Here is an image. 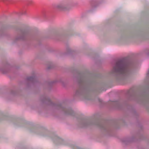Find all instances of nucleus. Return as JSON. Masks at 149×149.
Returning <instances> with one entry per match:
<instances>
[{"label":"nucleus","instance_id":"obj_1","mask_svg":"<svg viewBox=\"0 0 149 149\" xmlns=\"http://www.w3.org/2000/svg\"><path fill=\"white\" fill-rule=\"evenodd\" d=\"M130 72V68L123 60L117 61L113 66L112 70L113 74L121 76L128 74Z\"/></svg>","mask_w":149,"mask_h":149},{"label":"nucleus","instance_id":"obj_2","mask_svg":"<svg viewBox=\"0 0 149 149\" xmlns=\"http://www.w3.org/2000/svg\"><path fill=\"white\" fill-rule=\"evenodd\" d=\"M55 7L59 10L63 11L68 10L71 8L70 6L66 5L63 2L56 5Z\"/></svg>","mask_w":149,"mask_h":149},{"label":"nucleus","instance_id":"obj_3","mask_svg":"<svg viewBox=\"0 0 149 149\" xmlns=\"http://www.w3.org/2000/svg\"><path fill=\"white\" fill-rule=\"evenodd\" d=\"M26 80L27 81L33 83L36 81V78L34 76H33L27 77Z\"/></svg>","mask_w":149,"mask_h":149},{"label":"nucleus","instance_id":"obj_4","mask_svg":"<svg viewBox=\"0 0 149 149\" xmlns=\"http://www.w3.org/2000/svg\"><path fill=\"white\" fill-rule=\"evenodd\" d=\"M24 37V35L22 34V36L20 37L17 36L15 38V40H19L23 39Z\"/></svg>","mask_w":149,"mask_h":149},{"label":"nucleus","instance_id":"obj_5","mask_svg":"<svg viewBox=\"0 0 149 149\" xmlns=\"http://www.w3.org/2000/svg\"><path fill=\"white\" fill-rule=\"evenodd\" d=\"M81 93V90H79L78 91H77L75 93V95H78L79 94H80Z\"/></svg>","mask_w":149,"mask_h":149},{"label":"nucleus","instance_id":"obj_6","mask_svg":"<svg viewBox=\"0 0 149 149\" xmlns=\"http://www.w3.org/2000/svg\"><path fill=\"white\" fill-rule=\"evenodd\" d=\"M0 70L1 71V72H2L3 73L5 74L7 72V71H4V70L2 69H1Z\"/></svg>","mask_w":149,"mask_h":149},{"label":"nucleus","instance_id":"obj_7","mask_svg":"<svg viewBox=\"0 0 149 149\" xmlns=\"http://www.w3.org/2000/svg\"><path fill=\"white\" fill-rule=\"evenodd\" d=\"M147 75L148 76H149V70H148V73L147 74Z\"/></svg>","mask_w":149,"mask_h":149},{"label":"nucleus","instance_id":"obj_8","mask_svg":"<svg viewBox=\"0 0 149 149\" xmlns=\"http://www.w3.org/2000/svg\"><path fill=\"white\" fill-rule=\"evenodd\" d=\"M50 68L49 67H48V69H50Z\"/></svg>","mask_w":149,"mask_h":149},{"label":"nucleus","instance_id":"obj_9","mask_svg":"<svg viewBox=\"0 0 149 149\" xmlns=\"http://www.w3.org/2000/svg\"><path fill=\"white\" fill-rule=\"evenodd\" d=\"M66 113L67 114H69V113L68 112Z\"/></svg>","mask_w":149,"mask_h":149}]
</instances>
